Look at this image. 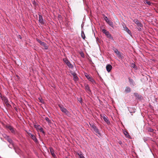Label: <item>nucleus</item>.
Listing matches in <instances>:
<instances>
[{"mask_svg":"<svg viewBox=\"0 0 158 158\" xmlns=\"http://www.w3.org/2000/svg\"><path fill=\"white\" fill-rule=\"evenodd\" d=\"M102 32L106 35L107 38L113 40H114L113 37L112 36L111 34L108 31H107L105 29H102Z\"/></svg>","mask_w":158,"mask_h":158,"instance_id":"1","label":"nucleus"},{"mask_svg":"<svg viewBox=\"0 0 158 158\" xmlns=\"http://www.w3.org/2000/svg\"><path fill=\"white\" fill-rule=\"evenodd\" d=\"M89 124L90 127L93 129L95 133L97 134H98L99 135L101 136V134L97 127L93 123H89Z\"/></svg>","mask_w":158,"mask_h":158,"instance_id":"2","label":"nucleus"},{"mask_svg":"<svg viewBox=\"0 0 158 158\" xmlns=\"http://www.w3.org/2000/svg\"><path fill=\"white\" fill-rule=\"evenodd\" d=\"M114 52L118 56L119 58L120 59H123L124 57L123 56V53H120L118 51V50H115Z\"/></svg>","mask_w":158,"mask_h":158,"instance_id":"3","label":"nucleus"},{"mask_svg":"<svg viewBox=\"0 0 158 158\" xmlns=\"http://www.w3.org/2000/svg\"><path fill=\"white\" fill-rule=\"evenodd\" d=\"M36 40L41 45L43 46L44 47H45V48L46 49H47L48 48L46 46V43L44 42L41 41L38 38L36 39Z\"/></svg>","mask_w":158,"mask_h":158,"instance_id":"4","label":"nucleus"},{"mask_svg":"<svg viewBox=\"0 0 158 158\" xmlns=\"http://www.w3.org/2000/svg\"><path fill=\"white\" fill-rule=\"evenodd\" d=\"M34 127L37 130H40L44 134H45V132L43 129L40 125H36L35 124L34 125Z\"/></svg>","mask_w":158,"mask_h":158,"instance_id":"5","label":"nucleus"},{"mask_svg":"<svg viewBox=\"0 0 158 158\" xmlns=\"http://www.w3.org/2000/svg\"><path fill=\"white\" fill-rule=\"evenodd\" d=\"M133 21L139 27H142L143 25L142 23L137 19L133 20Z\"/></svg>","mask_w":158,"mask_h":158,"instance_id":"6","label":"nucleus"},{"mask_svg":"<svg viewBox=\"0 0 158 158\" xmlns=\"http://www.w3.org/2000/svg\"><path fill=\"white\" fill-rule=\"evenodd\" d=\"M6 128L9 129L11 132L14 134H15V131L14 128L10 125L6 126Z\"/></svg>","mask_w":158,"mask_h":158,"instance_id":"7","label":"nucleus"},{"mask_svg":"<svg viewBox=\"0 0 158 158\" xmlns=\"http://www.w3.org/2000/svg\"><path fill=\"white\" fill-rule=\"evenodd\" d=\"M86 91L89 94L91 93V90L90 89L89 87L88 84H85L84 85Z\"/></svg>","mask_w":158,"mask_h":158,"instance_id":"8","label":"nucleus"},{"mask_svg":"<svg viewBox=\"0 0 158 158\" xmlns=\"http://www.w3.org/2000/svg\"><path fill=\"white\" fill-rule=\"evenodd\" d=\"M4 101V103L6 105H10L8 103V101L7 98L5 96H3L1 98Z\"/></svg>","mask_w":158,"mask_h":158,"instance_id":"9","label":"nucleus"},{"mask_svg":"<svg viewBox=\"0 0 158 158\" xmlns=\"http://www.w3.org/2000/svg\"><path fill=\"white\" fill-rule=\"evenodd\" d=\"M29 135L31 136V138L34 141L35 143H38V141L35 135L32 134L30 133L29 134Z\"/></svg>","mask_w":158,"mask_h":158,"instance_id":"10","label":"nucleus"},{"mask_svg":"<svg viewBox=\"0 0 158 158\" xmlns=\"http://www.w3.org/2000/svg\"><path fill=\"white\" fill-rule=\"evenodd\" d=\"M7 137V141L11 144H12V147H14V143L13 140L10 138H9V136L6 135Z\"/></svg>","mask_w":158,"mask_h":158,"instance_id":"11","label":"nucleus"},{"mask_svg":"<svg viewBox=\"0 0 158 158\" xmlns=\"http://www.w3.org/2000/svg\"><path fill=\"white\" fill-rule=\"evenodd\" d=\"M124 30L126 31L127 33L130 35L132 36V34L129 29L125 25L123 26Z\"/></svg>","mask_w":158,"mask_h":158,"instance_id":"12","label":"nucleus"},{"mask_svg":"<svg viewBox=\"0 0 158 158\" xmlns=\"http://www.w3.org/2000/svg\"><path fill=\"white\" fill-rule=\"evenodd\" d=\"M129 81L131 85L135 86V83L133 80L131 79L130 77L128 78Z\"/></svg>","mask_w":158,"mask_h":158,"instance_id":"13","label":"nucleus"},{"mask_svg":"<svg viewBox=\"0 0 158 158\" xmlns=\"http://www.w3.org/2000/svg\"><path fill=\"white\" fill-rule=\"evenodd\" d=\"M102 117L103 118L104 120L108 124H109V123H110V121L108 119V118L107 117L106 115H103Z\"/></svg>","mask_w":158,"mask_h":158,"instance_id":"14","label":"nucleus"},{"mask_svg":"<svg viewBox=\"0 0 158 158\" xmlns=\"http://www.w3.org/2000/svg\"><path fill=\"white\" fill-rule=\"evenodd\" d=\"M39 22L41 23L42 24H44V22L42 16L40 15H39Z\"/></svg>","mask_w":158,"mask_h":158,"instance_id":"15","label":"nucleus"},{"mask_svg":"<svg viewBox=\"0 0 158 158\" xmlns=\"http://www.w3.org/2000/svg\"><path fill=\"white\" fill-rule=\"evenodd\" d=\"M112 66L110 64H107L106 67V69L108 72H109L112 69Z\"/></svg>","mask_w":158,"mask_h":158,"instance_id":"16","label":"nucleus"},{"mask_svg":"<svg viewBox=\"0 0 158 158\" xmlns=\"http://www.w3.org/2000/svg\"><path fill=\"white\" fill-rule=\"evenodd\" d=\"M50 151L51 152V153L52 156L53 157H55L56 156V155H55L54 152V150H53V149L52 148L50 147L49 148Z\"/></svg>","mask_w":158,"mask_h":158,"instance_id":"17","label":"nucleus"},{"mask_svg":"<svg viewBox=\"0 0 158 158\" xmlns=\"http://www.w3.org/2000/svg\"><path fill=\"white\" fill-rule=\"evenodd\" d=\"M59 106L60 107V110L63 113L67 110V109L64 108L62 105H59Z\"/></svg>","mask_w":158,"mask_h":158,"instance_id":"18","label":"nucleus"},{"mask_svg":"<svg viewBox=\"0 0 158 158\" xmlns=\"http://www.w3.org/2000/svg\"><path fill=\"white\" fill-rule=\"evenodd\" d=\"M128 110L131 113H134L135 112V109L134 108L130 107L128 108Z\"/></svg>","mask_w":158,"mask_h":158,"instance_id":"19","label":"nucleus"},{"mask_svg":"<svg viewBox=\"0 0 158 158\" xmlns=\"http://www.w3.org/2000/svg\"><path fill=\"white\" fill-rule=\"evenodd\" d=\"M125 90L127 93H128L131 92V89L129 87L127 86L126 87Z\"/></svg>","mask_w":158,"mask_h":158,"instance_id":"20","label":"nucleus"},{"mask_svg":"<svg viewBox=\"0 0 158 158\" xmlns=\"http://www.w3.org/2000/svg\"><path fill=\"white\" fill-rule=\"evenodd\" d=\"M106 23H107L110 26H111L113 28H114V25L112 21L109 20Z\"/></svg>","mask_w":158,"mask_h":158,"instance_id":"21","label":"nucleus"},{"mask_svg":"<svg viewBox=\"0 0 158 158\" xmlns=\"http://www.w3.org/2000/svg\"><path fill=\"white\" fill-rule=\"evenodd\" d=\"M88 80L90 81L93 84H96V81L92 77H91Z\"/></svg>","mask_w":158,"mask_h":158,"instance_id":"22","label":"nucleus"},{"mask_svg":"<svg viewBox=\"0 0 158 158\" xmlns=\"http://www.w3.org/2000/svg\"><path fill=\"white\" fill-rule=\"evenodd\" d=\"M77 154L79 156V158H85L81 152L77 153Z\"/></svg>","mask_w":158,"mask_h":158,"instance_id":"23","label":"nucleus"},{"mask_svg":"<svg viewBox=\"0 0 158 158\" xmlns=\"http://www.w3.org/2000/svg\"><path fill=\"white\" fill-rule=\"evenodd\" d=\"M123 133L126 137L129 138L130 137V136L129 135V133L126 131H124Z\"/></svg>","mask_w":158,"mask_h":158,"instance_id":"24","label":"nucleus"},{"mask_svg":"<svg viewBox=\"0 0 158 158\" xmlns=\"http://www.w3.org/2000/svg\"><path fill=\"white\" fill-rule=\"evenodd\" d=\"M64 113L68 116H71V114L67 110L64 112Z\"/></svg>","mask_w":158,"mask_h":158,"instance_id":"25","label":"nucleus"},{"mask_svg":"<svg viewBox=\"0 0 158 158\" xmlns=\"http://www.w3.org/2000/svg\"><path fill=\"white\" fill-rule=\"evenodd\" d=\"M68 67L70 68H73V65L70 63L69 62L67 64H66Z\"/></svg>","mask_w":158,"mask_h":158,"instance_id":"26","label":"nucleus"},{"mask_svg":"<svg viewBox=\"0 0 158 158\" xmlns=\"http://www.w3.org/2000/svg\"><path fill=\"white\" fill-rule=\"evenodd\" d=\"M81 36L82 38L83 39H85V36L84 32L83 31H81Z\"/></svg>","mask_w":158,"mask_h":158,"instance_id":"27","label":"nucleus"},{"mask_svg":"<svg viewBox=\"0 0 158 158\" xmlns=\"http://www.w3.org/2000/svg\"><path fill=\"white\" fill-rule=\"evenodd\" d=\"M45 119L48 123L49 124L51 123V121L49 119V118L48 117H45Z\"/></svg>","mask_w":158,"mask_h":158,"instance_id":"28","label":"nucleus"},{"mask_svg":"<svg viewBox=\"0 0 158 158\" xmlns=\"http://www.w3.org/2000/svg\"><path fill=\"white\" fill-rule=\"evenodd\" d=\"M63 60L66 64H67L69 62V61L66 58H64L63 59Z\"/></svg>","mask_w":158,"mask_h":158,"instance_id":"29","label":"nucleus"},{"mask_svg":"<svg viewBox=\"0 0 158 158\" xmlns=\"http://www.w3.org/2000/svg\"><path fill=\"white\" fill-rule=\"evenodd\" d=\"M73 77H74V80L75 81H77L78 79V77L76 75H73Z\"/></svg>","mask_w":158,"mask_h":158,"instance_id":"30","label":"nucleus"},{"mask_svg":"<svg viewBox=\"0 0 158 158\" xmlns=\"http://www.w3.org/2000/svg\"><path fill=\"white\" fill-rule=\"evenodd\" d=\"M85 76L86 77V78L88 80L90 77H91L87 73H85Z\"/></svg>","mask_w":158,"mask_h":158,"instance_id":"31","label":"nucleus"},{"mask_svg":"<svg viewBox=\"0 0 158 158\" xmlns=\"http://www.w3.org/2000/svg\"><path fill=\"white\" fill-rule=\"evenodd\" d=\"M80 54L82 57L84 58L85 57L84 54L83 52H80Z\"/></svg>","mask_w":158,"mask_h":158,"instance_id":"32","label":"nucleus"},{"mask_svg":"<svg viewBox=\"0 0 158 158\" xmlns=\"http://www.w3.org/2000/svg\"><path fill=\"white\" fill-rule=\"evenodd\" d=\"M145 3L147 4L148 5H150L151 4V2H150L148 1L147 0L145 1Z\"/></svg>","mask_w":158,"mask_h":158,"instance_id":"33","label":"nucleus"},{"mask_svg":"<svg viewBox=\"0 0 158 158\" xmlns=\"http://www.w3.org/2000/svg\"><path fill=\"white\" fill-rule=\"evenodd\" d=\"M148 131H150V132H153V130L152 129V128H148Z\"/></svg>","mask_w":158,"mask_h":158,"instance_id":"34","label":"nucleus"},{"mask_svg":"<svg viewBox=\"0 0 158 158\" xmlns=\"http://www.w3.org/2000/svg\"><path fill=\"white\" fill-rule=\"evenodd\" d=\"M104 20L106 21V22H107L109 20L106 16L105 17Z\"/></svg>","mask_w":158,"mask_h":158,"instance_id":"35","label":"nucleus"},{"mask_svg":"<svg viewBox=\"0 0 158 158\" xmlns=\"http://www.w3.org/2000/svg\"><path fill=\"white\" fill-rule=\"evenodd\" d=\"M9 147L10 148H13V147H12V144H10L9 145H8ZM14 149L15 150V148L14 147Z\"/></svg>","mask_w":158,"mask_h":158,"instance_id":"36","label":"nucleus"},{"mask_svg":"<svg viewBox=\"0 0 158 158\" xmlns=\"http://www.w3.org/2000/svg\"><path fill=\"white\" fill-rule=\"evenodd\" d=\"M131 66L133 68H135V64H134L133 63H132L131 64Z\"/></svg>","mask_w":158,"mask_h":158,"instance_id":"37","label":"nucleus"},{"mask_svg":"<svg viewBox=\"0 0 158 158\" xmlns=\"http://www.w3.org/2000/svg\"><path fill=\"white\" fill-rule=\"evenodd\" d=\"M78 100L79 101V102H81L82 101V98H79Z\"/></svg>","mask_w":158,"mask_h":158,"instance_id":"38","label":"nucleus"},{"mask_svg":"<svg viewBox=\"0 0 158 158\" xmlns=\"http://www.w3.org/2000/svg\"><path fill=\"white\" fill-rule=\"evenodd\" d=\"M134 95L136 96L137 97V96H139L138 94L137 93H135Z\"/></svg>","mask_w":158,"mask_h":158,"instance_id":"39","label":"nucleus"},{"mask_svg":"<svg viewBox=\"0 0 158 158\" xmlns=\"http://www.w3.org/2000/svg\"><path fill=\"white\" fill-rule=\"evenodd\" d=\"M141 27H139L138 29V30L139 31H141Z\"/></svg>","mask_w":158,"mask_h":158,"instance_id":"40","label":"nucleus"},{"mask_svg":"<svg viewBox=\"0 0 158 158\" xmlns=\"http://www.w3.org/2000/svg\"><path fill=\"white\" fill-rule=\"evenodd\" d=\"M0 97H1V98H2L3 97L2 96V94H1V93L0 92Z\"/></svg>","mask_w":158,"mask_h":158,"instance_id":"41","label":"nucleus"},{"mask_svg":"<svg viewBox=\"0 0 158 158\" xmlns=\"http://www.w3.org/2000/svg\"><path fill=\"white\" fill-rule=\"evenodd\" d=\"M6 135H5V136H4V137L7 139V137L6 136Z\"/></svg>","mask_w":158,"mask_h":158,"instance_id":"42","label":"nucleus"},{"mask_svg":"<svg viewBox=\"0 0 158 158\" xmlns=\"http://www.w3.org/2000/svg\"><path fill=\"white\" fill-rule=\"evenodd\" d=\"M119 143L120 144H121L122 143V142L121 141H119Z\"/></svg>","mask_w":158,"mask_h":158,"instance_id":"43","label":"nucleus"},{"mask_svg":"<svg viewBox=\"0 0 158 158\" xmlns=\"http://www.w3.org/2000/svg\"><path fill=\"white\" fill-rule=\"evenodd\" d=\"M19 38H20V39H21V38H21V36H20V35H19Z\"/></svg>","mask_w":158,"mask_h":158,"instance_id":"44","label":"nucleus"},{"mask_svg":"<svg viewBox=\"0 0 158 158\" xmlns=\"http://www.w3.org/2000/svg\"><path fill=\"white\" fill-rule=\"evenodd\" d=\"M65 158H68L67 156H66L65 157Z\"/></svg>","mask_w":158,"mask_h":158,"instance_id":"45","label":"nucleus"}]
</instances>
